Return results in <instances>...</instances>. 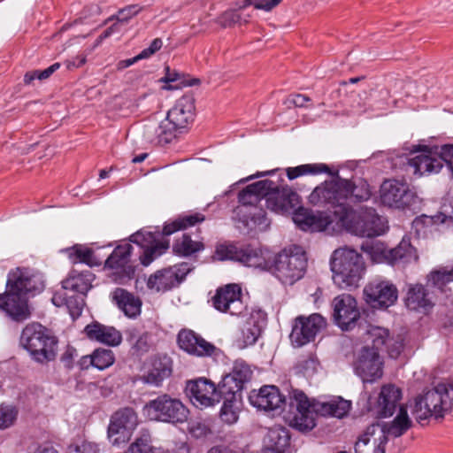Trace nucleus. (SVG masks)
I'll return each instance as SVG.
<instances>
[{"label": "nucleus", "instance_id": "64", "mask_svg": "<svg viewBox=\"0 0 453 453\" xmlns=\"http://www.w3.org/2000/svg\"><path fill=\"white\" fill-rule=\"evenodd\" d=\"M163 45V42L160 38H156L152 41L150 47L144 49L141 51V57L144 58H148L156 53L157 50L161 49Z\"/></svg>", "mask_w": 453, "mask_h": 453}, {"label": "nucleus", "instance_id": "32", "mask_svg": "<svg viewBox=\"0 0 453 453\" xmlns=\"http://www.w3.org/2000/svg\"><path fill=\"white\" fill-rule=\"evenodd\" d=\"M406 306L412 311H427L434 305L432 297L421 284L410 285L405 298Z\"/></svg>", "mask_w": 453, "mask_h": 453}, {"label": "nucleus", "instance_id": "4", "mask_svg": "<svg viewBox=\"0 0 453 453\" xmlns=\"http://www.w3.org/2000/svg\"><path fill=\"white\" fill-rule=\"evenodd\" d=\"M333 280L342 289L357 288L362 279L365 265L357 250L343 247L335 250L331 257Z\"/></svg>", "mask_w": 453, "mask_h": 453}, {"label": "nucleus", "instance_id": "60", "mask_svg": "<svg viewBox=\"0 0 453 453\" xmlns=\"http://www.w3.org/2000/svg\"><path fill=\"white\" fill-rule=\"evenodd\" d=\"M241 20V15L235 11H227L224 12L219 18L220 24L225 27H231L234 24L240 23Z\"/></svg>", "mask_w": 453, "mask_h": 453}, {"label": "nucleus", "instance_id": "22", "mask_svg": "<svg viewBox=\"0 0 453 453\" xmlns=\"http://www.w3.org/2000/svg\"><path fill=\"white\" fill-rule=\"evenodd\" d=\"M188 263L157 271L148 280V288L157 291H166L178 286L191 271Z\"/></svg>", "mask_w": 453, "mask_h": 453}, {"label": "nucleus", "instance_id": "40", "mask_svg": "<svg viewBox=\"0 0 453 453\" xmlns=\"http://www.w3.org/2000/svg\"><path fill=\"white\" fill-rule=\"evenodd\" d=\"M242 388L237 384L234 379L228 375L223 377L217 388V395L220 400H240Z\"/></svg>", "mask_w": 453, "mask_h": 453}, {"label": "nucleus", "instance_id": "25", "mask_svg": "<svg viewBox=\"0 0 453 453\" xmlns=\"http://www.w3.org/2000/svg\"><path fill=\"white\" fill-rule=\"evenodd\" d=\"M274 188L265 200L266 208L278 213H289L298 207L300 201L296 192L288 186L279 188L275 183Z\"/></svg>", "mask_w": 453, "mask_h": 453}, {"label": "nucleus", "instance_id": "26", "mask_svg": "<svg viewBox=\"0 0 453 453\" xmlns=\"http://www.w3.org/2000/svg\"><path fill=\"white\" fill-rule=\"evenodd\" d=\"M177 342L181 349L197 357H210L216 349L213 344L190 329L180 330Z\"/></svg>", "mask_w": 453, "mask_h": 453}, {"label": "nucleus", "instance_id": "35", "mask_svg": "<svg viewBox=\"0 0 453 453\" xmlns=\"http://www.w3.org/2000/svg\"><path fill=\"white\" fill-rule=\"evenodd\" d=\"M112 299L128 317H135L141 311L140 299L123 288H116L112 293Z\"/></svg>", "mask_w": 453, "mask_h": 453}, {"label": "nucleus", "instance_id": "33", "mask_svg": "<svg viewBox=\"0 0 453 453\" xmlns=\"http://www.w3.org/2000/svg\"><path fill=\"white\" fill-rule=\"evenodd\" d=\"M290 441V434L286 427L281 426H274L271 427L265 439V450L274 451L276 453H284L288 447Z\"/></svg>", "mask_w": 453, "mask_h": 453}, {"label": "nucleus", "instance_id": "55", "mask_svg": "<svg viewBox=\"0 0 453 453\" xmlns=\"http://www.w3.org/2000/svg\"><path fill=\"white\" fill-rule=\"evenodd\" d=\"M57 71V63L51 65L45 70H33L27 72L24 75V84L31 85L35 80L44 81L50 77Z\"/></svg>", "mask_w": 453, "mask_h": 453}, {"label": "nucleus", "instance_id": "20", "mask_svg": "<svg viewBox=\"0 0 453 453\" xmlns=\"http://www.w3.org/2000/svg\"><path fill=\"white\" fill-rule=\"evenodd\" d=\"M380 192L381 203L389 207L410 206L415 198L407 183L396 180H385L380 186Z\"/></svg>", "mask_w": 453, "mask_h": 453}, {"label": "nucleus", "instance_id": "59", "mask_svg": "<svg viewBox=\"0 0 453 453\" xmlns=\"http://www.w3.org/2000/svg\"><path fill=\"white\" fill-rule=\"evenodd\" d=\"M95 443L83 441L81 444L70 445L66 453H97Z\"/></svg>", "mask_w": 453, "mask_h": 453}, {"label": "nucleus", "instance_id": "36", "mask_svg": "<svg viewBox=\"0 0 453 453\" xmlns=\"http://www.w3.org/2000/svg\"><path fill=\"white\" fill-rule=\"evenodd\" d=\"M386 441L377 434H368V427L355 443V453H385Z\"/></svg>", "mask_w": 453, "mask_h": 453}, {"label": "nucleus", "instance_id": "12", "mask_svg": "<svg viewBox=\"0 0 453 453\" xmlns=\"http://www.w3.org/2000/svg\"><path fill=\"white\" fill-rule=\"evenodd\" d=\"M94 280L95 275L90 270H73L68 277L61 281L63 298L73 320L81 316L85 304L83 296L92 288Z\"/></svg>", "mask_w": 453, "mask_h": 453}, {"label": "nucleus", "instance_id": "47", "mask_svg": "<svg viewBox=\"0 0 453 453\" xmlns=\"http://www.w3.org/2000/svg\"><path fill=\"white\" fill-rule=\"evenodd\" d=\"M240 410V400H224L220 410L221 420L228 425L234 424L239 418Z\"/></svg>", "mask_w": 453, "mask_h": 453}, {"label": "nucleus", "instance_id": "61", "mask_svg": "<svg viewBox=\"0 0 453 453\" xmlns=\"http://www.w3.org/2000/svg\"><path fill=\"white\" fill-rule=\"evenodd\" d=\"M151 339L150 335L148 333H143L138 336L134 343V348L141 353H145L149 351L151 346Z\"/></svg>", "mask_w": 453, "mask_h": 453}, {"label": "nucleus", "instance_id": "44", "mask_svg": "<svg viewBox=\"0 0 453 453\" xmlns=\"http://www.w3.org/2000/svg\"><path fill=\"white\" fill-rule=\"evenodd\" d=\"M111 421L126 428L134 430L138 425V416L133 408L125 407L114 412Z\"/></svg>", "mask_w": 453, "mask_h": 453}, {"label": "nucleus", "instance_id": "48", "mask_svg": "<svg viewBox=\"0 0 453 453\" xmlns=\"http://www.w3.org/2000/svg\"><path fill=\"white\" fill-rule=\"evenodd\" d=\"M361 250L367 253L374 261H380L382 258H386L389 261V250L379 241H366L361 245Z\"/></svg>", "mask_w": 453, "mask_h": 453}, {"label": "nucleus", "instance_id": "54", "mask_svg": "<svg viewBox=\"0 0 453 453\" xmlns=\"http://www.w3.org/2000/svg\"><path fill=\"white\" fill-rule=\"evenodd\" d=\"M251 374L252 372L246 364L236 363L232 372L227 375L232 377L241 388H243L244 383L250 380Z\"/></svg>", "mask_w": 453, "mask_h": 453}, {"label": "nucleus", "instance_id": "5", "mask_svg": "<svg viewBox=\"0 0 453 453\" xmlns=\"http://www.w3.org/2000/svg\"><path fill=\"white\" fill-rule=\"evenodd\" d=\"M453 411V384L441 383L415 398L411 406V413L418 422L431 417L443 418Z\"/></svg>", "mask_w": 453, "mask_h": 453}, {"label": "nucleus", "instance_id": "49", "mask_svg": "<svg viewBox=\"0 0 453 453\" xmlns=\"http://www.w3.org/2000/svg\"><path fill=\"white\" fill-rule=\"evenodd\" d=\"M127 453H157V449L151 445L149 432H141L140 435L129 446Z\"/></svg>", "mask_w": 453, "mask_h": 453}, {"label": "nucleus", "instance_id": "3", "mask_svg": "<svg viewBox=\"0 0 453 453\" xmlns=\"http://www.w3.org/2000/svg\"><path fill=\"white\" fill-rule=\"evenodd\" d=\"M195 116L193 95H184L168 111L166 118L160 123L151 122L144 127L143 135L151 143L163 145L170 142L176 132L187 127Z\"/></svg>", "mask_w": 453, "mask_h": 453}, {"label": "nucleus", "instance_id": "1", "mask_svg": "<svg viewBox=\"0 0 453 453\" xmlns=\"http://www.w3.org/2000/svg\"><path fill=\"white\" fill-rule=\"evenodd\" d=\"M45 282L41 274L32 273L27 268L17 267L7 275L5 291L0 293V311L12 320L20 323L32 315L29 295L42 292Z\"/></svg>", "mask_w": 453, "mask_h": 453}, {"label": "nucleus", "instance_id": "19", "mask_svg": "<svg viewBox=\"0 0 453 453\" xmlns=\"http://www.w3.org/2000/svg\"><path fill=\"white\" fill-rule=\"evenodd\" d=\"M211 301L216 310L233 316H240L247 309L242 299V288L237 284L219 288Z\"/></svg>", "mask_w": 453, "mask_h": 453}, {"label": "nucleus", "instance_id": "45", "mask_svg": "<svg viewBox=\"0 0 453 453\" xmlns=\"http://www.w3.org/2000/svg\"><path fill=\"white\" fill-rule=\"evenodd\" d=\"M329 167L325 164H307L296 167H288L286 169L287 176L289 180H294L299 176L305 174H317L328 172Z\"/></svg>", "mask_w": 453, "mask_h": 453}, {"label": "nucleus", "instance_id": "30", "mask_svg": "<svg viewBox=\"0 0 453 453\" xmlns=\"http://www.w3.org/2000/svg\"><path fill=\"white\" fill-rule=\"evenodd\" d=\"M172 374V361L170 357H155L151 359L149 370L140 377V380L154 387H160L162 382Z\"/></svg>", "mask_w": 453, "mask_h": 453}, {"label": "nucleus", "instance_id": "6", "mask_svg": "<svg viewBox=\"0 0 453 453\" xmlns=\"http://www.w3.org/2000/svg\"><path fill=\"white\" fill-rule=\"evenodd\" d=\"M19 344L37 363L46 364L55 360L57 338L50 329L38 322L29 323L23 328Z\"/></svg>", "mask_w": 453, "mask_h": 453}, {"label": "nucleus", "instance_id": "16", "mask_svg": "<svg viewBox=\"0 0 453 453\" xmlns=\"http://www.w3.org/2000/svg\"><path fill=\"white\" fill-rule=\"evenodd\" d=\"M129 240L143 250L140 260L144 266L150 265L169 249V241L159 234L141 230L132 234Z\"/></svg>", "mask_w": 453, "mask_h": 453}, {"label": "nucleus", "instance_id": "52", "mask_svg": "<svg viewBox=\"0 0 453 453\" xmlns=\"http://www.w3.org/2000/svg\"><path fill=\"white\" fill-rule=\"evenodd\" d=\"M142 11V7L138 4H130L124 8H121L118 11V12L111 17H109L105 20V24L113 19H118L119 22H122L124 25L127 24L128 21L134 16H136Z\"/></svg>", "mask_w": 453, "mask_h": 453}, {"label": "nucleus", "instance_id": "24", "mask_svg": "<svg viewBox=\"0 0 453 453\" xmlns=\"http://www.w3.org/2000/svg\"><path fill=\"white\" fill-rule=\"evenodd\" d=\"M417 151L421 153L409 158V165L413 168L415 174L423 175L440 172L443 165L442 162H444L441 156V148L438 151L433 153L426 146H414L412 152Z\"/></svg>", "mask_w": 453, "mask_h": 453}, {"label": "nucleus", "instance_id": "46", "mask_svg": "<svg viewBox=\"0 0 453 453\" xmlns=\"http://www.w3.org/2000/svg\"><path fill=\"white\" fill-rule=\"evenodd\" d=\"M427 281L433 287L443 290V288L449 282L453 281V266L449 269L448 267H440L439 269L432 271L427 276Z\"/></svg>", "mask_w": 453, "mask_h": 453}, {"label": "nucleus", "instance_id": "63", "mask_svg": "<svg viewBox=\"0 0 453 453\" xmlns=\"http://www.w3.org/2000/svg\"><path fill=\"white\" fill-rule=\"evenodd\" d=\"M77 356V351L73 347L67 346L65 351L61 357V362L66 369H71L73 365L74 357Z\"/></svg>", "mask_w": 453, "mask_h": 453}, {"label": "nucleus", "instance_id": "14", "mask_svg": "<svg viewBox=\"0 0 453 453\" xmlns=\"http://www.w3.org/2000/svg\"><path fill=\"white\" fill-rule=\"evenodd\" d=\"M215 255L219 260H235L250 267L265 268L268 265V253L251 245L238 247L235 244H219Z\"/></svg>", "mask_w": 453, "mask_h": 453}, {"label": "nucleus", "instance_id": "42", "mask_svg": "<svg viewBox=\"0 0 453 453\" xmlns=\"http://www.w3.org/2000/svg\"><path fill=\"white\" fill-rule=\"evenodd\" d=\"M65 251L68 254V257L73 264L84 263L90 267L101 265V261L96 258L93 251L88 248L76 245Z\"/></svg>", "mask_w": 453, "mask_h": 453}, {"label": "nucleus", "instance_id": "10", "mask_svg": "<svg viewBox=\"0 0 453 453\" xmlns=\"http://www.w3.org/2000/svg\"><path fill=\"white\" fill-rule=\"evenodd\" d=\"M334 178L317 186L310 194L309 203L315 206L333 209L334 213L340 219L347 210L346 196L348 194V180L339 176L338 172H326Z\"/></svg>", "mask_w": 453, "mask_h": 453}, {"label": "nucleus", "instance_id": "11", "mask_svg": "<svg viewBox=\"0 0 453 453\" xmlns=\"http://www.w3.org/2000/svg\"><path fill=\"white\" fill-rule=\"evenodd\" d=\"M339 219L348 231L362 237L379 236L388 228L385 219L373 208L360 207L356 211L347 208Z\"/></svg>", "mask_w": 453, "mask_h": 453}, {"label": "nucleus", "instance_id": "57", "mask_svg": "<svg viewBox=\"0 0 453 453\" xmlns=\"http://www.w3.org/2000/svg\"><path fill=\"white\" fill-rule=\"evenodd\" d=\"M188 433L195 438H203L211 434V427L206 421H191L188 425Z\"/></svg>", "mask_w": 453, "mask_h": 453}, {"label": "nucleus", "instance_id": "23", "mask_svg": "<svg viewBox=\"0 0 453 453\" xmlns=\"http://www.w3.org/2000/svg\"><path fill=\"white\" fill-rule=\"evenodd\" d=\"M412 425L406 407L400 406L395 418L390 422L376 423L368 426V434H377L380 440L386 441L389 437L397 438L404 434Z\"/></svg>", "mask_w": 453, "mask_h": 453}, {"label": "nucleus", "instance_id": "53", "mask_svg": "<svg viewBox=\"0 0 453 453\" xmlns=\"http://www.w3.org/2000/svg\"><path fill=\"white\" fill-rule=\"evenodd\" d=\"M19 411L12 405H0V429H6L13 426Z\"/></svg>", "mask_w": 453, "mask_h": 453}, {"label": "nucleus", "instance_id": "13", "mask_svg": "<svg viewBox=\"0 0 453 453\" xmlns=\"http://www.w3.org/2000/svg\"><path fill=\"white\" fill-rule=\"evenodd\" d=\"M143 414L150 420L177 424L188 419V410L180 400L162 394L143 406Z\"/></svg>", "mask_w": 453, "mask_h": 453}, {"label": "nucleus", "instance_id": "18", "mask_svg": "<svg viewBox=\"0 0 453 453\" xmlns=\"http://www.w3.org/2000/svg\"><path fill=\"white\" fill-rule=\"evenodd\" d=\"M326 326L324 318L314 313L309 317L300 316L293 325L290 341L294 347H302L315 339L316 334Z\"/></svg>", "mask_w": 453, "mask_h": 453}, {"label": "nucleus", "instance_id": "29", "mask_svg": "<svg viewBox=\"0 0 453 453\" xmlns=\"http://www.w3.org/2000/svg\"><path fill=\"white\" fill-rule=\"evenodd\" d=\"M82 333L89 341L111 347L118 346L122 342V334L119 331L113 326L103 325L98 321H93L88 324Z\"/></svg>", "mask_w": 453, "mask_h": 453}, {"label": "nucleus", "instance_id": "15", "mask_svg": "<svg viewBox=\"0 0 453 453\" xmlns=\"http://www.w3.org/2000/svg\"><path fill=\"white\" fill-rule=\"evenodd\" d=\"M364 297L372 308L387 309L397 300L398 291L389 280L375 279L365 287Z\"/></svg>", "mask_w": 453, "mask_h": 453}, {"label": "nucleus", "instance_id": "21", "mask_svg": "<svg viewBox=\"0 0 453 453\" xmlns=\"http://www.w3.org/2000/svg\"><path fill=\"white\" fill-rule=\"evenodd\" d=\"M186 392L192 403L200 409L214 406L220 402L215 384L206 378L188 381Z\"/></svg>", "mask_w": 453, "mask_h": 453}, {"label": "nucleus", "instance_id": "56", "mask_svg": "<svg viewBox=\"0 0 453 453\" xmlns=\"http://www.w3.org/2000/svg\"><path fill=\"white\" fill-rule=\"evenodd\" d=\"M319 365L317 357L311 354L298 362L297 368L303 375L311 376L317 371Z\"/></svg>", "mask_w": 453, "mask_h": 453}, {"label": "nucleus", "instance_id": "51", "mask_svg": "<svg viewBox=\"0 0 453 453\" xmlns=\"http://www.w3.org/2000/svg\"><path fill=\"white\" fill-rule=\"evenodd\" d=\"M95 367L104 370L114 363V354L111 349L98 348L93 351Z\"/></svg>", "mask_w": 453, "mask_h": 453}, {"label": "nucleus", "instance_id": "58", "mask_svg": "<svg viewBox=\"0 0 453 453\" xmlns=\"http://www.w3.org/2000/svg\"><path fill=\"white\" fill-rule=\"evenodd\" d=\"M384 349H387L388 355L391 357L396 358L400 355V353L403 349V343L401 341L389 339V334H388L386 339L385 344L382 346V350Z\"/></svg>", "mask_w": 453, "mask_h": 453}, {"label": "nucleus", "instance_id": "8", "mask_svg": "<svg viewBox=\"0 0 453 453\" xmlns=\"http://www.w3.org/2000/svg\"><path fill=\"white\" fill-rule=\"evenodd\" d=\"M372 342V346H365L362 348L355 370L357 374L364 382H373L382 377V359L380 351L386 342L388 335V330L382 327H373L368 332Z\"/></svg>", "mask_w": 453, "mask_h": 453}, {"label": "nucleus", "instance_id": "50", "mask_svg": "<svg viewBox=\"0 0 453 453\" xmlns=\"http://www.w3.org/2000/svg\"><path fill=\"white\" fill-rule=\"evenodd\" d=\"M133 431L134 430L130 428H126L110 421L108 426V438L113 445H119L128 441Z\"/></svg>", "mask_w": 453, "mask_h": 453}, {"label": "nucleus", "instance_id": "31", "mask_svg": "<svg viewBox=\"0 0 453 453\" xmlns=\"http://www.w3.org/2000/svg\"><path fill=\"white\" fill-rule=\"evenodd\" d=\"M293 220L302 230L311 232L324 231L331 223V219L326 214L314 213L301 207L296 211Z\"/></svg>", "mask_w": 453, "mask_h": 453}, {"label": "nucleus", "instance_id": "39", "mask_svg": "<svg viewBox=\"0 0 453 453\" xmlns=\"http://www.w3.org/2000/svg\"><path fill=\"white\" fill-rule=\"evenodd\" d=\"M348 194L346 196V207L350 210V203H357L366 201L371 196L369 185L365 181H359L358 184L351 182L348 180Z\"/></svg>", "mask_w": 453, "mask_h": 453}, {"label": "nucleus", "instance_id": "28", "mask_svg": "<svg viewBox=\"0 0 453 453\" xmlns=\"http://www.w3.org/2000/svg\"><path fill=\"white\" fill-rule=\"evenodd\" d=\"M249 400L253 406L265 411H276L285 403V398L275 386H264L257 392L252 391Z\"/></svg>", "mask_w": 453, "mask_h": 453}, {"label": "nucleus", "instance_id": "17", "mask_svg": "<svg viewBox=\"0 0 453 453\" xmlns=\"http://www.w3.org/2000/svg\"><path fill=\"white\" fill-rule=\"evenodd\" d=\"M333 318L335 324L344 331L352 329L360 319L357 300L349 294H342L332 301Z\"/></svg>", "mask_w": 453, "mask_h": 453}, {"label": "nucleus", "instance_id": "43", "mask_svg": "<svg viewBox=\"0 0 453 453\" xmlns=\"http://www.w3.org/2000/svg\"><path fill=\"white\" fill-rule=\"evenodd\" d=\"M204 245L201 242H196L186 234L175 241L173 245V250L175 254L180 256H190L196 252L203 250Z\"/></svg>", "mask_w": 453, "mask_h": 453}, {"label": "nucleus", "instance_id": "9", "mask_svg": "<svg viewBox=\"0 0 453 453\" xmlns=\"http://www.w3.org/2000/svg\"><path fill=\"white\" fill-rule=\"evenodd\" d=\"M268 265L273 274L285 285H293L302 279L306 272L307 257L304 250L300 246H292L284 249L274 257L273 262L270 264V253L267 250Z\"/></svg>", "mask_w": 453, "mask_h": 453}, {"label": "nucleus", "instance_id": "41", "mask_svg": "<svg viewBox=\"0 0 453 453\" xmlns=\"http://www.w3.org/2000/svg\"><path fill=\"white\" fill-rule=\"evenodd\" d=\"M204 219V216L200 213L184 215L175 219L172 223L165 225L163 228L162 234L166 236L170 235L177 230L192 226L198 222H203Z\"/></svg>", "mask_w": 453, "mask_h": 453}, {"label": "nucleus", "instance_id": "37", "mask_svg": "<svg viewBox=\"0 0 453 453\" xmlns=\"http://www.w3.org/2000/svg\"><path fill=\"white\" fill-rule=\"evenodd\" d=\"M388 254L390 263H395L397 261L408 263L418 259L415 248L411 244L410 239L405 237L403 238L395 248L390 249Z\"/></svg>", "mask_w": 453, "mask_h": 453}, {"label": "nucleus", "instance_id": "62", "mask_svg": "<svg viewBox=\"0 0 453 453\" xmlns=\"http://www.w3.org/2000/svg\"><path fill=\"white\" fill-rule=\"evenodd\" d=\"M441 156L453 174V144H445L441 147Z\"/></svg>", "mask_w": 453, "mask_h": 453}, {"label": "nucleus", "instance_id": "7", "mask_svg": "<svg viewBox=\"0 0 453 453\" xmlns=\"http://www.w3.org/2000/svg\"><path fill=\"white\" fill-rule=\"evenodd\" d=\"M274 188V182L269 180H259L246 187L240 192L238 199L240 205L236 208L238 215L243 221H252L258 226H267V219L264 207L269 191Z\"/></svg>", "mask_w": 453, "mask_h": 453}, {"label": "nucleus", "instance_id": "34", "mask_svg": "<svg viewBox=\"0 0 453 453\" xmlns=\"http://www.w3.org/2000/svg\"><path fill=\"white\" fill-rule=\"evenodd\" d=\"M265 314L260 311L251 313L250 319L242 329V338L238 340L239 348L244 349L257 342L262 327L259 320H263Z\"/></svg>", "mask_w": 453, "mask_h": 453}, {"label": "nucleus", "instance_id": "27", "mask_svg": "<svg viewBox=\"0 0 453 453\" xmlns=\"http://www.w3.org/2000/svg\"><path fill=\"white\" fill-rule=\"evenodd\" d=\"M401 398L402 391L399 388L392 384L384 385L374 403V411L380 418L391 417L396 408L401 406Z\"/></svg>", "mask_w": 453, "mask_h": 453}, {"label": "nucleus", "instance_id": "2", "mask_svg": "<svg viewBox=\"0 0 453 453\" xmlns=\"http://www.w3.org/2000/svg\"><path fill=\"white\" fill-rule=\"evenodd\" d=\"M289 408L292 417L290 425L299 431H310L315 426V416H332L342 418L350 409V402L341 397L327 402H310L307 395L299 389L289 393Z\"/></svg>", "mask_w": 453, "mask_h": 453}, {"label": "nucleus", "instance_id": "38", "mask_svg": "<svg viewBox=\"0 0 453 453\" xmlns=\"http://www.w3.org/2000/svg\"><path fill=\"white\" fill-rule=\"evenodd\" d=\"M132 250L130 243L117 246L105 260L104 266L110 269L124 268L130 261Z\"/></svg>", "mask_w": 453, "mask_h": 453}]
</instances>
